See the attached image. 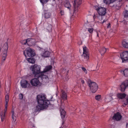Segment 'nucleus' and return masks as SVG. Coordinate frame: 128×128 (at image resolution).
<instances>
[{
    "label": "nucleus",
    "instance_id": "obj_14",
    "mask_svg": "<svg viewBox=\"0 0 128 128\" xmlns=\"http://www.w3.org/2000/svg\"><path fill=\"white\" fill-rule=\"evenodd\" d=\"M22 88H26L28 84L27 81L25 80H22L20 82Z\"/></svg>",
    "mask_w": 128,
    "mask_h": 128
},
{
    "label": "nucleus",
    "instance_id": "obj_12",
    "mask_svg": "<svg viewBox=\"0 0 128 128\" xmlns=\"http://www.w3.org/2000/svg\"><path fill=\"white\" fill-rule=\"evenodd\" d=\"M119 113L116 112V113L114 114L112 118L114 120L118 121L120 120L122 116Z\"/></svg>",
    "mask_w": 128,
    "mask_h": 128
},
{
    "label": "nucleus",
    "instance_id": "obj_22",
    "mask_svg": "<svg viewBox=\"0 0 128 128\" xmlns=\"http://www.w3.org/2000/svg\"><path fill=\"white\" fill-rule=\"evenodd\" d=\"M32 40V38H29L27 39L26 40H24L23 41L24 43L22 44L26 45V44H28L29 45L30 44V41Z\"/></svg>",
    "mask_w": 128,
    "mask_h": 128
},
{
    "label": "nucleus",
    "instance_id": "obj_24",
    "mask_svg": "<svg viewBox=\"0 0 128 128\" xmlns=\"http://www.w3.org/2000/svg\"><path fill=\"white\" fill-rule=\"evenodd\" d=\"M27 58V60L28 62L34 64L35 62V60L32 58Z\"/></svg>",
    "mask_w": 128,
    "mask_h": 128
},
{
    "label": "nucleus",
    "instance_id": "obj_47",
    "mask_svg": "<svg viewBox=\"0 0 128 128\" xmlns=\"http://www.w3.org/2000/svg\"><path fill=\"white\" fill-rule=\"evenodd\" d=\"M126 128H128V123H127L126 124Z\"/></svg>",
    "mask_w": 128,
    "mask_h": 128
},
{
    "label": "nucleus",
    "instance_id": "obj_46",
    "mask_svg": "<svg viewBox=\"0 0 128 128\" xmlns=\"http://www.w3.org/2000/svg\"><path fill=\"white\" fill-rule=\"evenodd\" d=\"M35 112H32L31 114H32V115H34V116H33L34 117V114H35Z\"/></svg>",
    "mask_w": 128,
    "mask_h": 128
},
{
    "label": "nucleus",
    "instance_id": "obj_31",
    "mask_svg": "<svg viewBox=\"0 0 128 128\" xmlns=\"http://www.w3.org/2000/svg\"><path fill=\"white\" fill-rule=\"evenodd\" d=\"M112 98L110 96L107 97L105 99V101L107 102H108L112 100Z\"/></svg>",
    "mask_w": 128,
    "mask_h": 128
},
{
    "label": "nucleus",
    "instance_id": "obj_20",
    "mask_svg": "<svg viewBox=\"0 0 128 128\" xmlns=\"http://www.w3.org/2000/svg\"><path fill=\"white\" fill-rule=\"evenodd\" d=\"M50 53L48 51H45L44 53L41 54L42 56L44 58L49 57Z\"/></svg>",
    "mask_w": 128,
    "mask_h": 128
},
{
    "label": "nucleus",
    "instance_id": "obj_50",
    "mask_svg": "<svg viewBox=\"0 0 128 128\" xmlns=\"http://www.w3.org/2000/svg\"><path fill=\"white\" fill-rule=\"evenodd\" d=\"M126 82V83H127V84L128 85V80H125Z\"/></svg>",
    "mask_w": 128,
    "mask_h": 128
},
{
    "label": "nucleus",
    "instance_id": "obj_40",
    "mask_svg": "<svg viewBox=\"0 0 128 128\" xmlns=\"http://www.w3.org/2000/svg\"><path fill=\"white\" fill-rule=\"evenodd\" d=\"M47 29L49 31H50L52 30V26H49L48 27Z\"/></svg>",
    "mask_w": 128,
    "mask_h": 128
},
{
    "label": "nucleus",
    "instance_id": "obj_17",
    "mask_svg": "<svg viewBox=\"0 0 128 128\" xmlns=\"http://www.w3.org/2000/svg\"><path fill=\"white\" fill-rule=\"evenodd\" d=\"M62 95L61 98H62L64 100H65L66 99L67 95L66 93L64 91L62 90L61 92Z\"/></svg>",
    "mask_w": 128,
    "mask_h": 128
},
{
    "label": "nucleus",
    "instance_id": "obj_2",
    "mask_svg": "<svg viewBox=\"0 0 128 128\" xmlns=\"http://www.w3.org/2000/svg\"><path fill=\"white\" fill-rule=\"evenodd\" d=\"M36 99L38 104H44L48 106L50 104V101L46 98L45 94H40L37 96Z\"/></svg>",
    "mask_w": 128,
    "mask_h": 128
},
{
    "label": "nucleus",
    "instance_id": "obj_53",
    "mask_svg": "<svg viewBox=\"0 0 128 128\" xmlns=\"http://www.w3.org/2000/svg\"><path fill=\"white\" fill-rule=\"evenodd\" d=\"M97 36L98 37V32H97Z\"/></svg>",
    "mask_w": 128,
    "mask_h": 128
},
{
    "label": "nucleus",
    "instance_id": "obj_18",
    "mask_svg": "<svg viewBox=\"0 0 128 128\" xmlns=\"http://www.w3.org/2000/svg\"><path fill=\"white\" fill-rule=\"evenodd\" d=\"M7 51H3V52L2 54V61H4L5 60L7 56Z\"/></svg>",
    "mask_w": 128,
    "mask_h": 128
},
{
    "label": "nucleus",
    "instance_id": "obj_6",
    "mask_svg": "<svg viewBox=\"0 0 128 128\" xmlns=\"http://www.w3.org/2000/svg\"><path fill=\"white\" fill-rule=\"evenodd\" d=\"M82 0H74V12H76L78 11L79 6L81 4Z\"/></svg>",
    "mask_w": 128,
    "mask_h": 128
},
{
    "label": "nucleus",
    "instance_id": "obj_13",
    "mask_svg": "<svg viewBox=\"0 0 128 128\" xmlns=\"http://www.w3.org/2000/svg\"><path fill=\"white\" fill-rule=\"evenodd\" d=\"M128 86V84H127V83H126V81H124L120 85V90L122 92H124L126 88Z\"/></svg>",
    "mask_w": 128,
    "mask_h": 128
},
{
    "label": "nucleus",
    "instance_id": "obj_19",
    "mask_svg": "<svg viewBox=\"0 0 128 128\" xmlns=\"http://www.w3.org/2000/svg\"><path fill=\"white\" fill-rule=\"evenodd\" d=\"M64 6L65 7L70 9L71 6L68 0H66L64 2Z\"/></svg>",
    "mask_w": 128,
    "mask_h": 128
},
{
    "label": "nucleus",
    "instance_id": "obj_9",
    "mask_svg": "<svg viewBox=\"0 0 128 128\" xmlns=\"http://www.w3.org/2000/svg\"><path fill=\"white\" fill-rule=\"evenodd\" d=\"M120 57L123 62H124L128 60V51H125L120 54Z\"/></svg>",
    "mask_w": 128,
    "mask_h": 128
},
{
    "label": "nucleus",
    "instance_id": "obj_3",
    "mask_svg": "<svg viewBox=\"0 0 128 128\" xmlns=\"http://www.w3.org/2000/svg\"><path fill=\"white\" fill-rule=\"evenodd\" d=\"M83 52L81 55V59L83 62L86 63L89 59L88 49L85 46L83 47Z\"/></svg>",
    "mask_w": 128,
    "mask_h": 128
},
{
    "label": "nucleus",
    "instance_id": "obj_10",
    "mask_svg": "<svg viewBox=\"0 0 128 128\" xmlns=\"http://www.w3.org/2000/svg\"><path fill=\"white\" fill-rule=\"evenodd\" d=\"M40 78H35L31 80L30 83L31 84L34 86H36L40 83V81L38 80Z\"/></svg>",
    "mask_w": 128,
    "mask_h": 128
},
{
    "label": "nucleus",
    "instance_id": "obj_16",
    "mask_svg": "<svg viewBox=\"0 0 128 128\" xmlns=\"http://www.w3.org/2000/svg\"><path fill=\"white\" fill-rule=\"evenodd\" d=\"M116 0H103L104 3L106 4H110L114 3Z\"/></svg>",
    "mask_w": 128,
    "mask_h": 128
},
{
    "label": "nucleus",
    "instance_id": "obj_42",
    "mask_svg": "<svg viewBox=\"0 0 128 128\" xmlns=\"http://www.w3.org/2000/svg\"><path fill=\"white\" fill-rule=\"evenodd\" d=\"M82 70L84 72L86 73V74H87V70H86V68L84 67H82Z\"/></svg>",
    "mask_w": 128,
    "mask_h": 128
},
{
    "label": "nucleus",
    "instance_id": "obj_11",
    "mask_svg": "<svg viewBox=\"0 0 128 128\" xmlns=\"http://www.w3.org/2000/svg\"><path fill=\"white\" fill-rule=\"evenodd\" d=\"M48 107L46 105L38 104V105L36 107V111H39L41 110H42L44 108H47Z\"/></svg>",
    "mask_w": 128,
    "mask_h": 128
},
{
    "label": "nucleus",
    "instance_id": "obj_4",
    "mask_svg": "<svg viewBox=\"0 0 128 128\" xmlns=\"http://www.w3.org/2000/svg\"><path fill=\"white\" fill-rule=\"evenodd\" d=\"M90 90L93 93H94L97 90L98 86L95 82H92L90 80L88 79L87 81Z\"/></svg>",
    "mask_w": 128,
    "mask_h": 128
},
{
    "label": "nucleus",
    "instance_id": "obj_30",
    "mask_svg": "<svg viewBox=\"0 0 128 128\" xmlns=\"http://www.w3.org/2000/svg\"><path fill=\"white\" fill-rule=\"evenodd\" d=\"M6 112H1V120L2 122H3L5 118Z\"/></svg>",
    "mask_w": 128,
    "mask_h": 128
},
{
    "label": "nucleus",
    "instance_id": "obj_52",
    "mask_svg": "<svg viewBox=\"0 0 128 128\" xmlns=\"http://www.w3.org/2000/svg\"><path fill=\"white\" fill-rule=\"evenodd\" d=\"M5 108H6V109H4V111L5 112H6V108H7V107L6 108V107H5Z\"/></svg>",
    "mask_w": 128,
    "mask_h": 128
},
{
    "label": "nucleus",
    "instance_id": "obj_23",
    "mask_svg": "<svg viewBox=\"0 0 128 128\" xmlns=\"http://www.w3.org/2000/svg\"><path fill=\"white\" fill-rule=\"evenodd\" d=\"M126 96V95L124 94L119 93L117 94L118 97L120 99L124 98H125Z\"/></svg>",
    "mask_w": 128,
    "mask_h": 128
},
{
    "label": "nucleus",
    "instance_id": "obj_21",
    "mask_svg": "<svg viewBox=\"0 0 128 128\" xmlns=\"http://www.w3.org/2000/svg\"><path fill=\"white\" fill-rule=\"evenodd\" d=\"M16 113L17 112H12V121L14 122H15L16 120L17 116Z\"/></svg>",
    "mask_w": 128,
    "mask_h": 128
},
{
    "label": "nucleus",
    "instance_id": "obj_44",
    "mask_svg": "<svg viewBox=\"0 0 128 128\" xmlns=\"http://www.w3.org/2000/svg\"><path fill=\"white\" fill-rule=\"evenodd\" d=\"M80 80L81 82V83H82V84H84V80H83V79H80Z\"/></svg>",
    "mask_w": 128,
    "mask_h": 128
},
{
    "label": "nucleus",
    "instance_id": "obj_34",
    "mask_svg": "<svg viewBox=\"0 0 128 128\" xmlns=\"http://www.w3.org/2000/svg\"><path fill=\"white\" fill-rule=\"evenodd\" d=\"M124 76H128V68L124 70Z\"/></svg>",
    "mask_w": 128,
    "mask_h": 128
},
{
    "label": "nucleus",
    "instance_id": "obj_25",
    "mask_svg": "<svg viewBox=\"0 0 128 128\" xmlns=\"http://www.w3.org/2000/svg\"><path fill=\"white\" fill-rule=\"evenodd\" d=\"M51 16V14L47 11L45 12L44 14L45 17L46 18H50Z\"/></svg>",
    "mask_w": 128,
    "mask_h": 128
},
{
    "label": "nucleus",
    "instance_id": "obj_29",
    "mask_svg": "<svg viewBox=\"0 0 128 128\" xmlns=\"http://www.w3.org/2000/svg\"><path fill=\"white\" fill-rule=\"evenodd\" d=\"M122 45L124 47L128 48V42L123 41L122 42Z\"/></svg>",
    "mask_w": 128,
    "mask_h": 128
},
{
    "label": "nucleus",
    "instance_id": "obj_5",
    "mask_svg": "<svg viewBox=\"0 0 128 128\" xmlns=\"http://www.w3.org/2000/svg\"><path fill=\"white\" fill-rule=\"evenodd\" d=\"M24 54L26 58H27L28 56L32 57L35 55L33 50L29 48H27L24 51Z\"/></svg>",
    "mask_w": 128,
    "mask_h": 128
},
{
    "label": "nucleus",
    "instance_id": "obj_56",
    "mask_svg": "<svg viewBox=\"0 0 128 128\" xmlns=\"http://www.w3.org/2000/svg\"><path fill=\"white\" fill-rule=\"evenodd\" d=\"M120 1H121L122 0H119Z\"/></svg>",
    "mask_w": 128,
    "mask_h": 128
},
{
    "label": "nucleus",
    "instance_id": "obj_39",
    "mask_svg": "<svg viewBox=\"0 0 128 128\" xmlns=\"http://www.w3.org/2000/svg\"><path fill=\"white\" fill-rule=\"evenodd\" d=\"M124 17L128 20V11L126 12L124 15Z\"/></svg>",
    "mask_w": 128,
    "mask_h": 128
},
{
    "label": "nucleus",
    "instance_id": "obj_28",
    "mask_svg": "<svg viewBox=\"0 0 128 128\" xmlns=\"http://www.w3.org/2000/svg\"><path fill=\"white\" fill-rule=\"evenodd\" d=\"M120 2H118L116 4H114L113 5H110V6L112 7L115 6L116 8L117 9H118L120 7Z\"/></svg>",
    "mask_w": 128,
    "mask_h": 128
},
{
    "label": "nucleus",
    "instance_id": "obj_1",
    "mask_svg": "<svg viewBox=\"0 0 128 128\" xmlns=\"http://www.w3.org/2000/svg\"><path fill=\"white\" fill-rule=\"evenodd\" d=\"M30 69L35 78H41L45 82H49V80L48 76L43 74V71H41V67L40 66L35 64L31 66Z\"/></svg>",
    "mask_w": 128,
    "mask_h": 128
},
{
    "label": "nucleus",
    "instance_id": "obj_37",
    "mask_svg": "<svg viewBox=\"0 0 128 128\" xmlns=\"http://www.w3.org/2000/svg\"><path fill=\"white\" fill-rule=\"evenodd\" d=\"M60 112H63L64 111L65 112V111L64 110V106L62 105H61L60 108Z\"/></svg>",
    "mask_w": 128,
    "mask_h": 128
},
{
    "label": "nucleus",
    "instance_id": "obj_48",
    "mask_svg": "<svg viewBox=\"0 0 128 128\" xmlns=\"http://www.w3.org/2000/svg\"><path fill=\"white\" fill-rule=\"evenodd\" d=\"M126 101L127 103L128 104V97L126 98Z\"/></svg>",
    "mask_w": 128,
    "mask_h": 128
},
{
    "label": "nucleus",
    "instance_id": "obj_41",
    "mask_svg": "<svg viewBox=\"0 0 128 128\" xmlns=\"http://www.w3.org/2000/svg\"><path fill=\"white\" fill-rule=\"evenodd\" d=\"M19 97L20 99H22L23 98V95L22 94H20L19 95Z\"/></svg>",
    "mask_w": 128,
    "mask_h": 128
},
{
    "label": "nucleus",
    "instance_id": "obj_36",
    "mask_svg": "<svg viewBox=\"0 0 128 128\" xmlns=\"http://www.w3.org/2000/svg\"><path fill=\"white\" fill-rule=\"evenodd\" d=\"M101 96L99 95H97L95 97V99L97 100H99Z\"/></svg>",
    "mask_w": 128,
    "mask_h": 128
},
{
    "label": "nucleus",
    "instance_id": "obj_32",
    "mask_svg": "<svg viewBox=\"0 0 128 128\" xmlns=\"http://www.w3.org/2000/svg\"><path fill=\"white\" fill-rule=\"evenodd\" d=\"M32 40L30 41L29 44H32V45H34L36 42V41L35 40V39L32 38Z\"/></svg>",
    "mask_w": 128,
    "mask_h": 128
},
{
    "label": "nucleus",
    "instance_id": "obj_54",
    "mask_svg": "<svg viewBox=\"0 0 128 128\" xmlns=\"http://www.w3.org/2000/svg\"><path fill=\"white\" fill-rule=\"evenodd\" d=\"M106 21H105V20H104L103 21V22H102V23H104V22H105Z\"/></svg>",
    "mask_w": 128,
    "mask_h": 128
},
{
    "label": "nucleus",
    "instance_id": "obj_7",
    "mask_svg": "<svg viewBox=\"0 0 128 128\" xmlns=\"http://www.w3.org/2000/svg\"><path fill=\"white\" fill-rule=\"evenodd\" d=\"M96 10L99 14V15L101 16H99L100 17L102 18V16H104L106 13V9L103 7H100L96 9Z\"/></svg>",
    "mask_w": 128,
    "mask_h": 128
},
{
    "label": "nucleus",
    "instance_id": "obj_27",
    "mask_svg": "<svg viewBox=\"0 0 128 128\" xmlns=\"http://www.w3.org/2000/svg\"><path fill=\"white\" fill-rule=\"evenodd\" d=\"M6 104L5 106L6 108L8 106V104L9 101V96L8 95H6L5 96Z\"/></svg>",
    "mask_w": 128,
    "mask_h": 128
},
{
    "label": "nucleus",
    "instance_id": "obj_26",
    "mask_svg": "<svg viewBox=\"0 0 128 128\" xmlns=\"http://www.w3.org/2000/svg\"><path fill=\"white\" fill-rule=\"evenodd\" d=\"M106 51V49L104 48H102L100 51L102 55H103L105 53Z\"/></svg>",
    "mask_w": 128,
    "mask_h": 128
},
{
    "label": "nucleus",
    "instance_id": "obj_51",
    "mask_svg": "<svg viewBox=\"0 0 128 128\" xmlns=\"http://www.w3.org/2000/svg\"><path fill=\"white\" fill-rule=\"evenodd\" d=\"M96 17L95 15L94 14V16H93L94 18H94H96Z\"/></svg>",
    "mask_w": 128,
    "mask_h": 128
},
{
    "label": "nucleus",
    "instance_id": "obj_43",
    "mask_svg": "<svg viewBox=\"0 0 128 128\" xmlns=\"http://www.w3.org/2000/svg\"><path fill=\"white\" fill-rule=\"evenodd\" d=\"M60 13L61 15H63L64 14V12L63 10H61L60 12Z\"/></svg>",
    "mask_w": 128,
    "mask_h": 128
},
{
    "label": "nucleus",
    "instance_id": "obj_49",
    "mask_svg": "<svg viewBox=\"0 0 128 128\" xmlns=\"http://www.w3.org/2000/svg\"><path fill=\"white\" fill-rule=\"evenodd\" d=\"M108 24V25L107 26V28H108L109 27H110V24Z\"/></svg>",
    "mask_w": 128,
    "mask_h": 128
},
{
    "label": "nucleus",
    "instance_id": "obj_8",
    "mask_svg": "<svg viewBox=\"0 0 128 128\" xmlns=\"http://www.w3.org/2000/svg\"><path fill=\"white\" fill-rule=\"evenodd\" d=\"M0 47H2L3 51H7L8 47V42H4L3 40H0Z\"/></svg>",
    "mask_w": 128,
    "mask_h": 128
},
{
    "label": "nucleus",
    "instance_id": "obj_38",
    "mask_svg": "<svg viewBox=\"0 0 128 128\" xmlns=\"http://www.w3.org/2000/svg\"><path fill=\"white\" fill-rule=\"evenodd\" d=\"M94 29L93 28H88V30L90 33H92Z\"/></svg>",
    "mask_w": 128,
    "mask_h": 128
},
{
    "label": "nucleus",
    "instance_id": "obj_45",
    "mask_svg": "<svg viewBox=\"0 0 128 128\" xmlns=\"http://www.w3.org/2000/svg\"><path fill=\"white\" fill-rule=\"evenodd\" d=\"M124 70H121L120 71V72L122 74H124Z\"/></svg>",
    "mask_w": 128,
    "mask_h": 128
},
{
    "label": "nucleus",
    "instance_id": "obj_15",
    "mask_svg": "<svg viewBox=\"0 0 128 128\" xmlns=\"http://www.w3.org/2000/svg\"><path fill=\"white\" fill-rule=\"evenodd\" d=\"M52 68V66L51 65H49L46 66L43 71V74H44V75H46V72L50 70Z\"/></svg>",
    "mask_w": 128,
    "mask_h": 128
},
{
    "label": "nucleus",
    "instance_id": "obj_35",
    "mask_svg": "<svg viewBox=\"0 0 128 128\" xmlns=\"http://www.w3.org/2000/svg\"><path fill=\"white\" fill-rule=\"evenodd\" d=\"M40 2L42 3V4L46 3L49 0H40Z\"/></svg>",
    "mask_w": 128,
    "mask_h": 128
},
{
    "label": "nucleus",
    "instance_id": "obj_33",
    "mask_svg": "<svg viewBox=\"0 0 128 128\" xmlns=\"http://www.w3.org/2000/svg\"><path fill=\"white\" fill-rule=\"evenodd\" d=\"M60 116L62 120L65 118L66 112H60Z\"/></svg>",
    "mask_w": 128,
    "mask_h": 128
},
{
    "label": "nucleus",
    "instance_id": "obj_55",
    "mask_svg": "<svg viewBox=\"0 0 128 128\" xmlns=\"http://www.w3.org/2000/svg\"><path fill=\"white\" fill-rule=\"evenodd\" d=\"M96 17H97V18H98V16H96Z\"/></svg>",
    "mask_w": 128,
    "mask_h": 128
}]
</instances>
